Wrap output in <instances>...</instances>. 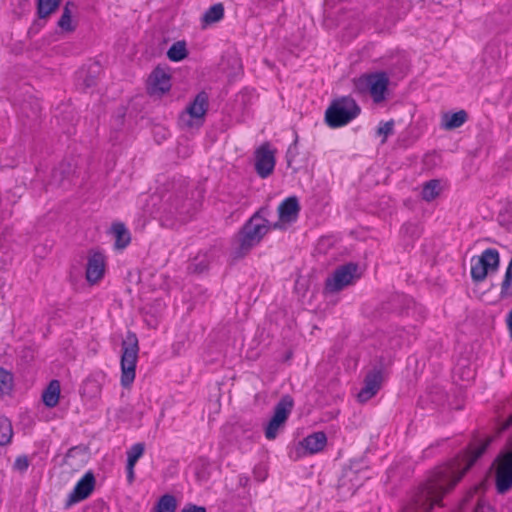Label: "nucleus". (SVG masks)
<instances>
[{
  "instance_id": "nucleus-1",
  "label": "nucleus",
  "mask_w": 512,
  "mask_h": 512,
  "mask_svg": "<svg viewBox=\"0 0 512 512\" xmlns=\"http://www.w3.org/2000/svg\"><path fill=\"white\" fill-rule=\"evenodd\" d=\"M492 441V437H488L484 441L474 438L455 458L438 467L427 482L415 492L407 507V512H429L434 505L440 504L443 495L456 486L476 461L482 457Z\"/></svg>"
},
{
  "instance_id": "nucleus-2",
  "label": "nucleus",
  "mask_w": 512,
  "mask_h": 512,
  "mask_svg": "<svg viewBox=\"0 0 512 512\" xmlns=\"http://www.w3.org/2000/svg\"><path fill=\"white\" fill-rule=\"evenodd\" d=\"M268 232L269 226H265L264 223H257L249 218L236 235L237 245L231 252L232 259L236 261L244 258L262 241Z\"/></svg>"
},
{
  "instance_id": "nucleus-3",
  "label": "nucleus",
  "mask_w": 512,
  "mask_h": 512,
  "mask_svg": "<svg viewBox=\"0 0 512 512\" xmlns=\"http://www.w3.org/2000/svg\"><path fill=\"white\" fill-rule=\"evenodd\" d=\"M361 108L351 96L334 99L327 107L324 121L330 128H340L357 118Z\"/></svg>"
},
{
  "instance_id": "nucleus-4",
  "label": "nucleus",
  "mask_w": 512,
  "mask_h": 512,
  "mask_svg": "<svg viewBox=\"0 0 512 512\" xmlns=\"http://www.w3.org/2000/svg\"><path fill=\"white\" fill-rule=\"evenodd\" d=\"M388 86L389 77L384 71L363 74L353 79V92L360 96L369 94L376 104L386 100Z\"/></svg>"
},
{
  "instance_id": "nucleus-5",
  "label": "nucleus",
  "mask_w": 512,
  "mask_h": 512,
  "mask_svg": "<svg viewBox=\"0 0 512 512\" xmlns=\"http://www.w3.org/2000/svg\"><path fill=\"white\" fill-rule=\"evenodd\" d=\"M139 353V342L137 335L128 331L125 339L122 341L121 355V385L129 388L135 379L136 364Z\"/></svg>"
},
{
  "instance_id": "nucleus-6",
  "label": "nucleus",
  "mask_w": 512,
  "mask_h": 512,
  "mask_svg": "<svg viewBox=\"0 0 512 512\" xmlns=\"http://www.w3.org/2000/svg\"><path fill=\"white\" fill-rule=\"evenodd\" d=\"M209 108V95L206 91H200L186 109L179 115V125L182 128H197L203 126L205 115Z\"/></svg>"
},
{
  "instance_id": "nucleus-7",
  "label": "nucleus",
  "mask_w": 512,
  "mask_h": 512,
  "mask_svg": "<svg viewBox=\"0 0 512 512\" xmlns=\"http://www.w3.org/2000/svg\"><path fill=\"white\" fill-rule=\"evenodd\" d=\"M391 364V357L381 355L376 358L373 368L365 376L363 388L357 395L359 402H366L377 394L384 381V372Z\"/></svg>"
},
{
  "instance_id": "nucleus-8",
  "label": "nucleus",
  "mask_w": 512,
  "mask_h": 512,
  "mask_svg": "<svg viewBox=\"0 0 512 512\" xmlns=\"http://www.w3.org/2000/svg\"><path fill=\"white\" fill-rule=\"evenodd\" d=\"M500 266V254L495 248H487L480 255L471 258V279L478 284L484 281Z\"/></svg>"
},
{
  "instance_id": "nucleus-9",
  "label": "nucleus",
  "mask_w": 512,
  "mask_h": 512,
  "mask_svg": "<svg viewBox=\"0 0 512 512\" xmlns=\"http://www.w3.org/2000/svg\"><path fill=\"white\" fill-rule=\"evenodd\" d=\"M293 407V398L289 394L283 395L275 405L273 416L265 428V437L268 440H273L277 437L279 429L284 427Z\"/></svg>"
},
{
  "instance_id": "nucleus-10",
  "label": "nucleus",
  "mask_w": 512,
  "mask_h": 512,
  "mask_svg": "<svg viewBox=\"0 0 512 512\" xmlns=\"http://www.w3.org/2000/svg\"><path fill=\"white\" fill-rule=\"evenodd\" d=\"M362 270L358 263L348 262L337 267L325 280L324 288H344L353 285L361 278Z\"/></svg>"
},
{
  "instance_id": "nucleus-11",
  "label": "nucleus",
  "mask_w": 512,
  "mask_h": 512,
  "mask_svg": "<svg viewBox=\"0 0 512 512\" xmlns=\"http://www.w3.org/2000/svg\"><path fill=\"white\" fill-rule=\"evenodd\" d=\"M494 464L496 490L499 494H505L512 489V449L501 452Z\"/></svg>"
},
{
  "instance_id": "nucleus-12",
  "label": "nucleus",
  "mask_w": 512,
  "mask_h": 512,
  "mask_svg": "<svg viewBox=\"0 0 512 512\" xmlns=\"http://www.w3.org/2000/svg\"><path fill=\"white\" fill-rule=\"evenodd\" d=\"M340 290H303L302 301L311 311H324L330 302H335Z\"/></svg>"
},
{
  "instance_id": "nucleus-13",
  "label": "nucleus",
  "mask_w": 512,
  "mask_h": 512,
  "mask_svg": "<svg viewBox=\"0 0 512 512\" xmlns=\"http://www.w3.org/2000/svg\"><path fill=\"white\" fill-rule=\"evenodd\" d=\"M275 151L271 150L268 142L263 143L255 151V170L257 175L265 179L269 177L275 168Z\"/></svg>"
},
{
  "instance_id": "nucleus-14",
  "label": "nucleus",
  "mask_w": 512,
  "mask_h": 512,
  "mask_svg": "<svg viewBox=\"0 0 512 512\" xmlns=\"http://www.w3.org/2000/svg\"><path fill=\"white\" fill-rule=\"evenodd\" d=\"M95 487V477L91 471H88L84 476L76 483L72 492L68 495L65 503V507L68 508L78 502H81L88 498L93 492Z\"/></svg>"
},
{
  "instance_id": "nucleus-15",
  "label": "nucleus",
  "mask_w": 512,
  "mask_h": 512,
  "mask_svg": "<svg viewBox=\"0 0 512 512\" xmlns=\"http://www.w3.org/2000/svg\"><path fill=\"white\" fill-rule=\"evenodd\" d=\"M105 255L100 251H91L86 266V279L90 285H95L105 271Z\"/></svg>"
},
{
  "instance_id": "nucleus-16",
  "label": "nucleus",
  "mask_w": 512,
  "mask_h": 512,
  "mask_svg": "<svg viewBox=\"0 0 512 512\" xmlns=\"http://www.w3.org/2000/svg\"><path fill=\"white\" fill-rule=\"evenodd\" d=\"M151 93L165 94L171 89V75L168 68L156 66L148 77Z\"/></svg>"
},
{
  "instance_id": "nucleus-17",
  "label": "nucleus",
  "mask_w": 512,
  "mask_h": 512,
  "mask_svg": "<svg viewBox=\"0 0 512 512\" xmlns=\"http://www.w3.org/2000/svg\"><path fill=\"white\" fill-rule=\"evenodd\" d=\"M300 203L296 196L285 198L278 206V218L287 223H293L298 219L300 212Z\"/></svg>"
},
{
  "instance_id": "nucleus-18",
  "label": "nucleus",
  "mask_w": 512,
  "mask_h": 512,
  "mask_svg": "<svg viewBox=\"0 0 512 512\" xmlns=\"http://www.w3.org/2000/svg\"><path fill=\"white\" fill-rule=\"evenodd\" d=\"M468 120V113L461 109L456 112H445L441 116V128L447 131L461 127Z\"/></svg>"
},
{
  "instance_id": "nucleus-19",
  "label": "nucleus",
  "mask_w": 512,
  "mask_h": 512,
  "mask_svg": "<svg viewBox=\"0 0 512 512\" xmlns=\"http://www.w3.org/2000/svg\"><path fill=\"white\" fill-rule=\"evenodd\" d=\"M72 173L73 169L70 163L60 162L51 172V184L65 188L67 183L70 184Z\"/></svg>"
},
{
  "instance_id": "nucleus-20",
  "label": "nucleus",
  "mask_w": 512,
  "mask_h": 512,
  "mask_svg": "<svg viewBox=\"0 0 512 512\" xmlns=\"http://www.w3.org/2000/svg\"><path fill=\"white\" fill-rule=\"evenodd\" d=\"M327 444V436L323 431L314 432L305 437L300 445L309 453L315 454L322 451Z\"/></svg>"
},
{
  "instance_id": "nucleus-21",
  "label": "nucleus",
  "mask_w": 512,
  "mask_h": 512,
  "mask_svg": "<svg viewBox=\"0 0 512 512\" xmlns=\"http://www.w3.org/2000/svg\"><path fill=\"white\" fill-rule=\"evenodd\" d=\"M111 233L115 237L114 246L116 249H125L131 242V234L123 222H114L111 226Z\"/></svg>"
},
{
  "instance_id": "nucleus-22",
  "label": "nucleus",
  "mask_w": 512,
  "mask_h": 512,
  "mask_svg": "<svg viewBox=\"0 0 512 512\" xmlns=\"http://www.w3.org/2000/svg\"><path fill=\"white\" fill-rule=\"evenodd\" d=\"M100 72L101 66L99 62H94L90 64L86 70L79 72V79H82L84 91L97 85Z\"/></svg>"
},
{
  "instance_id": "nucleus-23",
  "label": "nucleus",
  "mask_w": 512,
  "mask_h": 512,
  "mask_svg": "<svg viewBox=\"0 0 512 512\" xmlns=\"http://www.w3.org/2000/svg\"><path fill=\"white\" fill-rule=\"evenodd\" d=\"M61 0H36V14L40 20H46L60 7Z\"/></svg>"
},
{
  "instance_id": "nucleus-24",
  "label": "nucleus",
  "mask_w": 512,
  "mask_h": 512,
  "mask_svg": "<svg viewBox=\"0 0 512 512\" xmlns=\"http://www.w3.org/2000/svg\"><path fill=\"white\" fill-rule=\"evenodd\" d=\"M224 12V5L220 2L210 6L201 17L203 27L221 21L224 18Z\"/></svg>"
},
{
  "instance_id": "nucleus-25",
  "label": "nucleus",
  "mask_w": 512,
  "mask_h": 512,
  "mask_svg": "<svg viewBox=\"0 0 512 512\" xmlns=\"http://www.w3.org/2000/svg\"><path fill=\"white\" fill-rule=\"evenodd\" d=\"M60 396V382L58 380H52L43 391L42 400L43 403L49 407L53 408L58 404Z\"/></svg>"
},
{
  "instance_id": "nucleus-26",
  "label": "nucleus",
  "mask_w": 512,
  "mask_h": 512,
  "mask_svg": "<svg viewBox=\"0 0 512 512\" xmlns=\"http://www.w3.org/2000/svg\"><path fill=\"white\" fill-rule=\"evenodd\" d=\"M414 306L412 299H409L403 293H395L391 301V310L401 315L408 314L409 309Z\"/></svg>"
},
{
  "instance_id": "nucleus-27",
  "label": "nucleus",
  "mask_w": 512,
  "mask_h": 512,
  "mask_svg": "<svg viewBox=\"0 0 512 512\" xmlns=\"http://www.w3.org/2000/svg\"><path fill=\"white\" fill-rule=\"evenodd\" d=\"M187 56L188 50L184 40L173 43L167 51V58L172 62H180Z\"/></svg>"
},
{
  "instance_id": "nucleus-28",
  "label": "nucleus",
  "mask_w": 512,
  "mask_h": 512,
  "mask_svg": "<svg viewBox=\"0 0 512 512\" xmlns=\"http://www.w3.org/2000/svg\"><path fill=\"white\" fill-rule=\"evenodd\" d=\"M209 269V261L205 255H198L193 258L191 263L188 265L187 270L192 275H203Z\"/></svg>"
},
{
  "instance_id": "nucleus-29",
  "label": "nucleus",
  "mask_w": 512,
  "mask_h": 512,
  "mask_svg": "<svg viewBox=\"0 0 512 512\" xmlns=\"http://www.w3.org/2000/svg\"><path fill=\"white\" fill-rule=\"evenodd\" d=\"M440 193V180L438 179H431L424 183L423 189H422V198L425 201H432L434 200Z\"/></svg>"
},
{
  "instance_id": "nucleus-30",
  "label": "nucleus",
  "mask_w": 512,
  "mask_h": 512,
  "mask_svg": "<svg viewBox=\"0 0 512 512\" xmlns=\"http://www.w3.org/2000/svg\"><path fill=\"white\" fill-rule=\"evenodd\" d=\"M177 500L171 494H165L158 500L155 506V512H175Z\"/></svg>"
},
{
  "instance_id": "nucleus-31",
  "label": "nucleus",
  "mask_w": 512,
  "mask_h": 512,
  "mask_svg": "<svg viewBox=\"0 0 512 512\" xmlns=\"http://www.w3.org/2000/svg\"><path fill=\"white\" fill-rule=\"evenodd\" d=\"M13 429L11 421L6 417L0 418V446H5L11 442Z\"/></svg>"
},
{
  "instance_id": "nucleus-32",
  "label": "nucleus",
  "mask_w": 512,
  "mask_h": 512,
  "mask_svg": "<svg viewBox=\"0 0 512 512\" xmlns=\"http://www.w3.org/2000/svg\"><path fill=\"white\" fill-rule=\"evenodd\" d=\"M57 26L65 32H73L76 29V26L72 24V11L67 7H63V12L61 17L57 22Z\"/></svg>"
},
{
  "instance_id": "nucleus-33",
  "label": "nucleus",
  "mask_w": 512,
  "mask_h": 512,
  "mask_svg": "<svg viewBox=\"0 0 512 512\" xmlns=\"http://www.w3.org/2000/svg\"><path fill=\"white\" fill-rule=\"evenodd\" d=\"M13 389V375L4 368H0V391L9 394Z\"/></svg>"
},
{
  "instance_id": "nucleus-34",
  "label": "nucleus",
  "mask_w": 512,
  "mask_h": 512,
  "mask_svg": "<svg viewBox=\"0 0 512 512\" xmlns=\"http://www.w3.org/2000/svg\"><path fill=\"white\" fill-rule=\"evenodd\" d=\"M272 211L268 205L260 207L251 217L250 219L257 223H264L265 226H269V216Z\"/></svg>"
},
{
  "instance_id": "nucleus-35",
  "label": "nucleus",
  "mask_w": 512,
  "mask_h": 512,
  "mask_svg": "<svg viewBox=\"0 0 512 512\" xmlns=\"http://www.w3.org/2000/svg\"><path fill=\"white\" fill-rule=\"evenodd\" d=\"M145 450L144 443H136L127 451V463L136 464Z\"/></svg>"
},
{
  "instance_id": "nucleus-36",
  "label": "nucleus",
  "mask_w": 512,
  "mask_h": 512,
  "mask_svg": "<svg viewBox=\"0 0 512 512\" xmlns=\"http://www.w3.org/2000/svg\"><path fill=\"white\" fill-rule=\"evenodd\" d=\"M393 128H394V121L393 120H389V121L383 122L378 127L377 135H383L384 136V139L382 140L383 143L385 142L386 138L389 135H392L394 133Z\"/></svg>"
},
{
  "instance_id": "nucleus-37",
  "label": "nucleus",
  "mask_w": 512,
  "mask_h": 512,
  "mask_svg": "<svg viewBox=\"0 0 512 512\" xmlns=\"http://www.w3.org/2000/svg\"><path fill=\"white\" fill-rule=\"evenodd\" d=\"M125 116H126V108L125 107H120L118 109L117 114H115L113 116V127L115 129H120L123 126L124 120H125Z\"/></svg>"
},
{
  "instance_id": "nucleus-38",
  "label": "nucleus",
  "mask_w": 512,
  "mask_h": 512,
  "mask_svg": "<svg viewBox=\"0 0 512 512\" xmlns=\"http://www.w3.org/2000/svg\"><path fill=\"white\" fill-rule=\"evenodd\" d=\"M15 470L25 472L29 467V459L26 455H20L15 459L14 465Z\"/></svg>"
},
{
  "instance_id": "nucleus-39",
  "label": "nucleus",
  "mask_w": 512,
  "mask_h": 512,
  "mask_svg": "<svg viewBox=\"0 0 512 512\" xmlns=\"http://www.w3.org/2000/svg\"><path fill=\"white\" fill-rule=\"evenodd\" d=\"M500 288H512V258L508 263Z\"/></svg>"
},
{
  "instance_id": "nucleus-40",
  "label": "nucleus",
  "mask_w": 512,
  "mask_h": 512,
  "mask_svg": "<svg viewBox=\"0 0 512 512\" xmlns=\"http://www.w3.org/2000/svg\"><path fill=\"white\" fill-rule=\"evenodd\" d=\"M126 279L129 285H139L141 283L140 272L138 270L129 271Z\"/></svg>"
},
{
  "instance_id": "nucleus-41",
  "label": "nucleus",
  "mask_w": 512,
  "mask_h": 512,
  "mask_svg": "<svg viewBox=\"0 0 512 512\" xmlns=\"http://www.w3.org/2000/svg\"><path fill=\"white\" fill-rule=\"evenodd\" d=\"M457 367L459 369H463L461 372V377L464 379H471L474 376V369H471L469 366H466L464 363H461L460 361L457 364Z\"/></svg>"
},
{
  "instance_id": "nucleus-42",
  "label": "nucleus",
  "mask_w": 512,
  "mask_h": 512,
  "mask_svg": "<svg viewBox=\"0 0 512 512\" xmlns=\"http://www.w3.org/2000/svg\"><path fill=\"white\" fill-rule=\"evenodd\" d=\"M44 25L45 23L42 22V20H40L39 18L37 20H34L32 25L28 29V35L32 36L39 33V31L44 27Z\"/></svg>"
},
{
  "instance_id": "nucleus-43",
  "label": "nucleus",
  "mask_w": 512,
  "mask_h": 512,
  "mask_svg": "<svg viewBox=\"0 0 512 512\" xmlns=\"http://www.w3.org/2000/svg\"><path fill=\"white\" fill-rule=\"evenodd\" d=\"M478 490V487L475 486L473 487L472 489H470L466 494L465 496L462 498L461 502H460V507L461 509H465L466 508V505L469 503V501L471 500V498L474 496V493Z\"/></svg>"
},
{
  "instance_id": "nucleus-44",
  "label": "nucleus",
  "mask_w": 512,
  "mask_h": 512,
  "mask_svg": "<svg viewBox=\"0 0 512 512\" xmlns=\"http://www.w3.org/2000/svg\"><path fill=\"white\" fill-rule=\"evenodd\" d=\"M181 512H206V509L203 506H197L189 503L181 510Z\"/></svg>"
},
{
  "instance_id": "nucleus-45",
  "label": "nucleus",
  "mask_w": 512,
  "mask_h": 512,
  "mask_svg": "<svg viewBox=\"0 0 512 512\" xmlns=\"http://www.w3.org/2000/svg\"><path fill=\"white\" fill-rule=\"evenodd\" d=\"M134 467L135 464L127 463L126 470H127V480L131 484L134 481L135 475H134Z\"/></svg>"
},
{
  "instance_id": "nucleus-46",
  "label": "nucleus",
  "mask_w": 512,
  "mask_h": 512,
  "mask_svg": "<svg viewBox=\"0 0 512 512\" xmlns=\"http://www.w3.org/2000/svg\"><path fill=\"white\" fill-rule=\"evenodd\" d=\"M297 142H298V139L296 138L293 142V144H291L288 148V151L286 153V159H287V163L288 165H291V162L293 160V157H294V154L292 153V149L293 147L295 148L296 145H297Z\"/></svg>"
},
{
  "instance_id": "nucleus-47",
  "label": "nucleus",
  "mask_w": 512,
  "mask_h": 512,
  "mask_svg": "<svg viewBox=\"0 0 512 512\" xmlns=\"http://www.w3.org/2000/svg\"><path fill=\"white\" fill-rule=\"evenodd\" d=\"M473 512H493L489 506H486L478 501L477 506L473 509Z\"/></svg>"
},
{
  "instance_id": "nucleus-48",
  "label": "nucleus",
  "mask_w": 512,
  "mask_h": 512,
  "mask_svg": "<svg viewBox=\"0 0 512 512\" xmlns=\"http://www.w3.org/2000/svg\"><path fill=\"white\" fill-rule=\"evenodd\" d=\"M284 223L285 222L281 221L280 219L278 221L274 222V223H271L269 221V231L271 229H274V230H282V229H284Z\"/></svg>"
},
{
  "instance_id": "nucleus-49",
  "label": "nucleus",
  "mask_w": 512,
  "mask_h": 512,
  "mask_svg": "<svg viewBox=\"0 0 512 512\" xmlns=\"http://www.w3.org/2000/svg\"><path fill=\"white\" fill-rule=\"evenodd\" d=\"M485 295H486V292H485V291H483V292H481L480 294L476 295V297H477L478 299H480L481 301L485 302V303H494V301L486 300Z\"/></svg>"
},
{
  "instance_id": "nucleus-50",
  "label": "nucleus",
  "mask_w": 512,
  "mask_h": 512,
  "mask_svg": "<svg viewBox=\"0 0 512 512\" xmlns=\"http://www.w3.org/2000/svg\"><path fill=\"white\" fill-rule=\"evenodd\" d=\"M511 425H512V414H511V415L509 416V418L505 421V423L503 424L502 429H503V430H506V429H508Z\"/></svg>"
},
{
  "instance_id": "nucleus-51",
  "label": "nucleus",
  "mask_w": 512,
  "mask_h": 512,
  "mask_svg": "<svg viewBox=\"0 0 512 512\" xmlns=\"http://www.w3.org/2000/svg\"><path fill=\"white\" fill-rule=\"evenodd\" d=\"M507 323H508V327H509V330H510V333L512 336V309H511V312L509 313Z\"/></svg>"
},
{
  "instance_id": "nucleus-52",
  "label": "nucleus",
  "mask_w": 512,
  "mask_h": 512,
  "mask_svg": "<svg viewBox=\"0 0 512 512\" xmlns=\"http://www.w3.org/2000/svg\"><path fill=\"white\" fill-rule=\"evenodd\" d=\"M254 475H255V477L257 478L258 481H263L265 479V477H266L265 474H263V475H262V473L258 474L256 469L254 470Z\"/></svg>"
},
{
  "instance_id": "nucleus-53",
  "label": "nucleus",
  "mask_w": 512,
  "mask_h": 512,
  "mask_svg": "<svg viewBox=\"0 0 512 512\" xmlns=\"http://www.w3.org/2000/svg\"><path fill=\"white\" fill-rule=\"evenodd\" d=\"M64 7H67L68 9H70V10H71V8H75V7H76V4H75V2H74V1L69 0V1H67V2L65 3Z\"/></svg>"
},
{
  "instance_id": "nucleus-54",
  "label": "nucleus",
  "mask_w": 512,
  "mask_h": 512,
  "mask_svg": "<svg viewBox=\"0 0 512 512\" xmlns=\"http://www.w3.org/2000/svg\"><path fill=\"white\" fill-rule=\"evenodd\" d=\"M76 449H77L76 447H72V448H70V449L67 451V453H66V455H65V458L72 457L73 452H74Z\"/></svg>"
},
{
  "instance_id": "nucleus-55",
  "label": "nucleus",
  "mask_w": 512,
  "mask_h": 512,
  "mask_svg": "<svg viewBox=\"0 0 512 512\" xmlns=\"http://www.w3.org/2000/svg\"><path fill=\"white\" fill-rule=\"evenodd\" d=\"M508 295H509L508 290H505V289H502V290H501L500 298L506 297V296H508Z\"/></svg>"
}]
</instances>
